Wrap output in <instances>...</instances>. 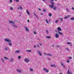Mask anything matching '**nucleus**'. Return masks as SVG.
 <instances>
[{
  "label": "nucleus",
  "instance_id": "aec40b11",
  "mask_svg": "<svg viewBox=\"0 0 74 74\" xmlns=\"http://www.w3.org/2000/svg\"><path fill=\"white\" fill-rule=\"evenodd\" d=\"M71 21H74V17L71 18Z\"/></svg>",
  "mask_w": 74,
  "mask_h": 74
},
{
  "label": "nucleus",
  "instance_id": "58836bf2",
  "mask_svg": "<svg viewBox=\"0 0 74 74\" xmlns=\"http://www.w3.org/2000/svg\"><path fill=\"white\" fill-rule=\"evenodd\" d=\"M4 49L5 51H7V49H8L7 48H5Z\"/></svg>",
  "mask_w": 74,
  "mask_h": 74
},
{
  "label": "nucleus",
  "instance_id": "a18cd8bd",
  "mask_svg": "<svg viewBox=\"0 0 74 74\" xmlns=\"http://www.w3.org/2000/svg\"><path fill=\"white\" fill-rule=\"evenodd\" d=\"M43 70L44 71H46V68H44L43 69Z\"/></svg>",
  "mask_w": 74,
  "mask_h": 74
},
{
  "label": "nucleus",
  "instance_id": "5701e85b",
  "mask_svg": "<svg viewBox=\"0 0 74 74\" xmlns=\"http://www.w3.org/2000/svg\"><path fill=\"white\" fill-rule=\"evenodd\" d=\"M46 38H48V39H49L50 38H51V37L50 36H47L46 37Z\"/></svg>",
  "mask_w": 74,
  "mask_h": 74
},
{
  "label": "nucleus",
  "instance_id": "7c9ffc66",
  "mask_svg": "<svg viewBox=\"0 0 74 74\" xmlns=\"http://www.w3.org/2000/svg\"><path fill=\"white\" fill-rule=\"evenodd\" d=\"M21 59V56H19L18 57V59Z\"/></svg>",
  "mask_w": 74,
  "mask_h": 74
},
{
  "label": "nucleus",
  "instance_id": "39448f33",
  "mask_svg": "<svg viewBox=\"0 0 74 74\" xmlns=\"http://www.w3.org/2000/svg\"><path fill=\"white\" fill-rule=\"evenodd\" d=\"M17 71V72H18V73H21L22 72V71L21 70L19 69H17L16 70Z\"/></svg>",
  "mask_w": 74,
  "mask_h": 74
},
{
  "label": "nucleus",
  "instance_id": "412c9836",
  "mask_svg": "<svg viewBox=\"0 0 74 74\" xmlns=\"http://www.w3.org/2000/svg\"><path fill=\"white\" fill-rule=\"evenodd\" d=\"M57 9V8L56 7H54V8H53V10H55Z\"/></svg>",
  "mask_w": 74,
  "mask_h": 74
},
{
  "label": "nucleus",
  "instance_id": "f8f14e48",
  "mask_svg": "<svg viewBox=\"0 0 74 74\" xmlns=\"http://www.w3.org/2000/svg\"><path fill=\"white\" fill-rule=\"evenodd\" d=\"M26 52H32V51L31 50H27L26 51Z\"/></svg>",
  "mask_w": 74,
  "mask_h": 74
},
{
  "label": "nucleus",
  "instance_id": "4468645a",
  "mask_svg": "<svg viewBox=\"0 0 74 74\" xmlns=\"http://www.w3.org/2000/svg\"><path fill=\"white\" fill-rule=\"evenodd\" d=\"M27 13L28 15H30V13H29V11H28V10H27Z\"/></svg>",
  "mask_w": 74,
  "mask_h": 74
},
{
  "label": "nucleus",
  "instance_id": "c9c22d12",
  "mask_svg": "<svg viewBox=\"0 0 74 74\" xmlns=\"http://www.w3.org/2000/svg\"><path fill=\"white\" fill-rule=\"evenodd\" d=\"M68 59H72V57H70L68 58Z\"/></svg>",
  "mask_w": 74,
  "mask_h": 74
},
{
  "label": "nucleus",
  "instance_id": "2f4dec72",
  "mask_svg": "<svg viewBox=\"0 0 74 74\" xmlns=\"http://www.w3.org/2000/svg\"><path fill=\"white\" fill-rule=\"evenodd\" d=\"M49 16H52V14H51V13H49Z\"/></svg>",
  "mask_w": 74,
  "mask_h": 74
},
{
  "label": "nucleus",
  "instance_id": "ddd939ff",
  "mask_svg": "<svg viewBox=\"0 0 74 74\" xmlns=\"http://www.w3.org/2000/svg\"><path fill=\"white\" fill-rule=\"evenodd\" d=\"M45 21H46V22L47 24H49V22H48V20L47 19H45Z\"/></svg>",
  "mask_w": 74,
  "mask_h": 74
},
{
  "label": "nucleus",
  "instance_id": "423d86ee",
  "mask_svg": "<svg viewBox=\"0 0 74 74\" xmlns=\"http://www.w3.org/2000/svg\"><path fill=\"white\" fill-rule=\"evenodd\" d=\"M55 37L56 38H59V35H58V34L56 33L55 34Z\"/></svg>",
  "mask_w": 74,
  "mask_h": 74
},
{
  "label": "nucleus",
  "instance_id": "0e129e2a",
  "mask_svg": "<svg viewBox=\"0 0 74 74\" xmlns=\"http://www.w3.org/2000/svg\"><path fill=\"white\" fill-rule=\"evenodd\" d=\"M48 60H50V58H48Z\"/></svg>",
  "mask_w": 74,
  "mask_h": 74
},
{
  "label": "nucleus",
  "instance_id": "9b49d317",
  "mask_svg": "<svg viewBox=\"0 0 74 74\" xmlns=\"http://www.w3.org/2000/svg\"><path fill=\"white\" fill-rule=\"evenodd\" d=\"M14 61V59L12 58H11L10 59V62H13Z\"/></svg>",
  "mask_w": 74,
  "mask_h": 74
},
{
  "label": "nucleus",
  "instance_id": "72a5a7b5",
  "mask_svg": "<svg viewBox=\"0 0 74 74\" xmlns=\"http://www.w3.org/2000/svg\"><path fill=\"white\" fill-rule=\"evenodd\" d=\"M45 72L47 73H48L49 72V71H48V70H46L45 71Z\"/></svg>",
  "mask_w": 74,
  "mask_h": 74
},
{
  "label": "nucleus",
  "instance_id": "6e6d98bb",
  "mask_svg": "<svg viewBox=\"0 0 74 74\" xmlns=\"http://www.w3.org/2000/svg\"><path fill=\"white\" fill-rule=\"evenodd\" d=\"M19 8H20L18 7L17 9H18V10H19Z\"/></svg>",
  "mask_w": 74,
  "mask_h": 74
},
{
  "label": "nucleus",
  "instance_id": "603ef678",
  "mask_svg": "<svg viewBox=\"0 0 74 74\" xmlns=\"http://www.w3.org/2000/svg\"><path fill=\"white\" fill-rule=\"evenodd\" d=\"M43 11H44V12H45V11H46V10H45V9H43Z\"/></svg>",
  "mask_w": 74,
  "mask_h": 74
},
{
  "label": "nucleus",
  "instance_id": "338daca9",
  "mask_svg": "<svg viewBox=\"0 0 74 74\" xmlns=\"http://www.w3.org/2000/svg\"><path fill=\"white\" fill-rule=\"evenodd\" d=\"M55 1H57L58 0H54Z\"/></svg>",
  "mask_w": 74,
  "mask_h": 74
},
{
  "label": "nucleus",
  "instance_id": "a211bd4d",
  "mask_svg": "<svg viewBox=\"0 0 74 74\" xmlns=\"http://www.w3.org/2000/svg\"><path fill=\"white\" fill-rule=\"evenodd\" d=\"M50 66H51V67H56V66L55 65H53V64H52V65H50Z\"/></svg>",
  "mask_w": 74,
  "mask_h": 74
},
{
  "label": "nucleus",
  "instance_id": "c03bdc74",
  "mask_svg": "<svg viewBox=\"0 0 74 74\" xmlns=\"http://www.w3.org/2000/svg\"><path fill=\"white\" fill-rule=\"evenodd\" d=\"M46 31L47 33V34H48V33H49L48 31V30H46Z\"/></svg>",
  "mask_w": 74,
  "mask_h": 74
},
{
  "label": "nucleus",
  "instance_id": "49530a36",
  "mask_svg": "<svg viewBox=\"0 0 74 74\" xmlns=\"http://www.w3.org/2000/svg\"><path fill=\"white\" fill-rule=\"evenodd\" d=\"M10 3H12V0H10Z\"/></svg>",
  "mask_w": 74,
  "mask_h": 74
},
{
  "label": "nucleus",
  "instance_id": "f03ea898",
  "mask_svg": "<svg viewBox=\"0 0 74 74\" xmlns=\"http://www.w3.org/2000/svg\"><path fill=\"white\" fill-rule=\"evenodd\" d=\"M24 61L25 63H29V62H30V60H29V59L27 58H26L24 59Z\"/></svg>",
  "mask_w": 74,
  "mask_h": 74
},
{
  "label": "nucleus",
  "instance_id": "8fccbe9b",
  "mask_svg": "<svg viewBox=\"0 0 74 74\" xmlns=\"http://www.w3.org/2000/svg\"><path fill=\"white\" fill-rule=\"evenodd\" d=\"M34 48H36V45H34Z\"/></svg>",
  "mask_w": 74,
  "mask_h": 74
},
{
  "label": "nucleus",
  "instance_id": "bb28decb",
  "mask_svg": "<svg viewBox=\"0 0 74 74\" xmlns=\"http://www.w3.org/2000/svg\"><path fill=\"white\" fill-rule=\"evenodd\" d=\"M8 45H10V46H12V43H9V44H8Z\"/></svg>",
  "mask_w": 74,
  "mask_h": 74
},
{
  "label": "nucleus",
  "instance_id": "bf43d9fd",
  "mask_svg": "<svg viewBox=\"0 0 74 74\" xmlns=\"http://www.w3.org/2000/svg\"><path fill=\"white\" fill-rule=\"evenodd\" d=\"M71 47V46H72V45H69Z\"/></svg>",
  "mask_w": 74,
  "mask_h": 74
},
{
  "label": "nucleus",
  "instance_id": "4c0bfd02",
  "mask_svg": "<svg viewBox=\"0 0 74 74\" xmlns=\"http://www.w3.org/2000/svg\"><path fill=\"white\" fill-rule=\"evenodd\" d=\"M34 16H36V17H37V16L36 15V14H35V13H34Z\"/></svg>",
  "mask_w": 74,
  "mask_h": 74
},
{
  "label": "nucleus",
  "instance_id": "052dcab7",
  "mask_svg": "<svg viewBox=\"0 0 74 74\" xmlns=\"http://www.w3.org/2000/svg\"><path fill=\"white\" fill-rule=\"evenodd\" d=\"M38 19V16H37V17H36Z\"/></svg>",
  "mask_w": 74,
  "mask_h": 74
},
{
  "label": "nucleus",
  "instance_id": "e433bc0d",
  "mask_svg": "<svg viewBox=\"0 0 74 74\" xmlns=\"http://www.w3.org/2000/svg\"><path fill=\"white\" fill-rule=\"evenodd\" d=\"M34 34L35 35L36 34H37V33H36V32H35V31H34Z\"/></svg>",
  "mask_w": 74,
  "mask_h": 74
},
{
  "label": "nucleus",
  "instance_id": "4be33fe9",
  "mask_svg": "<svg viewBox=\"0 0 74 74\" xmlns=\"http://www.w3.org/2000/svg\"><path fill=\"white\" fill-rule=\"evenodd\" d=\"M69 16L64 17V19H67V18H69Z\"/></svg>",
  "mask_w": 74,
  "mask_h": 74
},
{
  "label": "nucleus",
  "instance_id": "c85d7f7f",
  "mask_svg": "<svg viewBox=\"0 0 74 74\" xmlns=\"http://www.w3.org/2000/svg\"><path fill=\"white\" fill-rule=\"evenodd\" d=\"M67 44H68V45H70V44H71V43L70 42H67Z\"/></svg>",
  "mask_w": 74,
  "mask_h": 74
},
{
  "label": "nucleus",
  "instance_id": "a878e982",
  "mask_svg": "<svg viewBox=\"0 0 74 74\" xmlns=\"http://www.w3.org/2000/svg\"><path fill=\"white\" fill-rule=\"evenodd\" d=\"M30 71H33V69L32 68H30Z\"/></svg>",
  "mask_w": 74,
  "mask_h": 74
},
{
  "label": "nucleus",
  "instance_id": "f3484780",
  "mask_svg": "<svg viewBox=\"0 0 74 74\" xmlns=\"http://www.w3.org/2000/svg\"><path fill=\"white\" fill-rule=\"evenodd\" d=\"M47 56H52V55L50 54L47 53Z\"/></svg>",
  "mask_w": 74,
  "mask_h": 74
},
{
  "label": "nucleus",
  "instance_id": "79ce46f5",
  "mask_svg": "<svg viewBox=\"0 0 74 74\" xmlns=\"http://www.w3.org/2000/svg\"><path fill=\"white\" fill-rule=\"evenodd\" d=\"M51 3L52 4H55V3L52 2H51Z\"/></svg>",
  "mask_w": 74,
  "mask_h": 74
},
{
  "label": "nucleus",
  "instance_id": "cd10ccee",
  "mask_svg": "<svg viewBox=\"0 0 74 74\" xmlns=\"http://www.w3.org/2000/svg\"><path fill=\"white\" fill-rule=\"evenodd\" d=\"M58 33H59V34H60V35H62V33H61L59 31L58 32Z\"/></svg>",
  "mask_w": 74,
  "mask_h": 74
},
{
  "label": "nucleus",
  "instance_id": "6e6552de",
  "mask_svg": "<svg viewBox=\"0 0 74 74\" xmlns=\"http://www.w3.org/2000/svg\"><path fill=\"white\" fill-rule=\"evenodd\" d=\"M19 52H20V51L19 50H16L15 51V53H19Z\"/></svg>",
  "mask_w": 74,
  "mask_h": 74
},
{
  "label": "nucleus",
  "instance_id": "774afa93",
  "mask_svg": "<svg viewBox=\"0 0 74 74\" xmlns=\"http://www.w3.org/2000/svg\"><path fill=\"white\" fill-rule=\"evenodd\" d=\"M53 47H54V45H53Z\"/></svg>",
  "mask_w": 74,
  "mask_h": 74
},
{
  "label": "nucleus",
  "instance_id": "6ab92c4d",
  "mask_svg": "<svg viewBox=\"0 0 74 74\" xmlns=\"http://www.w3.org/2000/svg\"><path fill=\"white\" fill-rule=\"evenodd\" d=\"M4 58L6 60H9V59H8V58H7V57H4Z\"/></svg>",
  "mask_w": 74,
  "mask_h": 74
},
{
  "label": "nucleus",
  "instance_id": "0eeeda50",
  "mask_svg": "<svg viewBox=\"0 0 74 74\" xmlns=\"http://www.w3.org/2000/svg\"><path fill=\"white\" fill-rule=\"evenodd\" d=\"M25 29L26 31H27V32H29V29H28V28H27V27H25Z\"/></svg>",
  "mask_w": 74,
  "mask_h": 74
},
{
  "label": "nucleus",
  "instance_id": "c756f323",
  "mask_svg": "<svg viewBox=\"0 0 74 74\" xmlns=\"http://www.w3.org/2000/svg\"><path fill=\"white\" fill-rule=\"evenodd\" d=\"M59 19H60V21L61 22H63V19H62L61 18H59Z\"/></svg>",
  "mask_w": 74,
  "mask_h": 74
},
{
  "label": "nucleus",
  "instance_id": "dca6fc26",
  "mask_svg": "<svg viewBox=\"0 0 74 74\" xmlns=\"http://www.w3.org/2000/svg\"><path fill=\"white\" fill-rule=\"evenodd\" d=\"M1 60H2V62H3V63H5V62L4 61V59L2 58H1Z\"/></svg>",
  "mask_w": 74,
  "mask_h": 74
},
{
  "label": "nucleus",
  "instance_id": "864d4df0",
  "mask_svg": "<svg viewBox=\"0 0 74 74\" xmlns=\"http://www.w3.org/2000/svg\"><path fill=\"white\" fill-rule=\"evenodd\" d=\"M38 10H39V11H41V9H40V8H39L38 9Z\"/></svg>",
  "mask_w": 74,
  "mask_h": 74
},
{
  "label": "nucleus",
  "instance_id": "69168bd1",
  "mask_svg": "<svg viewBox=\"0 0 74 74\" xmlns=\"http://www.w3.org/2000/svg\"><path fill=\"white\" fill-rule=\"evenodd\" d=\"M43 1H45V0H43Z\"/></svg>",
  "mask_w": 74,
  "mask_h": 74
},
{
  "label": "nucleus",
  "instance_id": "ea45409f",
  "mask_svg": "<svg viewBox=\"0 0 74 74\" xmlns=\"http://www.w3.org/2000/svg\"><path fill=\"white\" fill-rule=\"evenodd\" d=\"M58 20H56V21L55 22V23H58Z\"/></svg>",
  "mask_w": 74,
  "mask_h": 74
},
{
  "label": "nucleus",
  "instance_id": "1a4fd4ad",
  "mask_svg": "<svg viewBox=\"0 0 74 74\" xmlns=\"http://www.w3.org/2000/svg\"><path fill=\"white\" fill-rule=\"evenodd\" d=\"M12 25L14 26V27H15V28H18V26H17V25Z\"/></svg>",
  "mask_w": 74,
  "mask_h": 74
},
{
  "label": "nucleus",
  "instance_id": "473e14b6",
  "mask_svg": "<svg viewBox=\"0 0 74 74\" xmlns=\"http://www.w3.org/2000/svg\"><path fill=\"white\" fill-rule=\"evenodd\" d=\"M66 10L68 11V12H70V10L68 8H66Z\"/></svg>",
  "mask_w": 74,
  "mask_h": 74
},
{
  "label": "nucleus",
  "instance_id": "4d7b16f0",
  "mask_svg": "<svg viewBox=\"0 0 74 74\" xmlns=\"http://www.w3.org/2000/svg\"><path fill=\"white\" fill-rule=\"evenodd\" d=\"M51 1H53V0H50Z\"/></svg>",
  "mask_w": 74,
  "mask_h": 74
},
{
  "label": "nucleus",
  "instance_id": "f257e3e1",
  "mask_svg": "<svg viewBox=\"0 0 74 74\" xmlns=\"http://www.w3.org/2000/svg\"><path fill=\"white\" fill-rule=\"evenodd\" d=\"M4 41H6L7 42H11V40L8 39V38H5L4 40Z\"/></svg>",
  "mask_w": 74,
  "mask_h": 74
},
{
  "label": "nucleus",
  "instance_id": "7ed1b4c3",
  "mask_svg": "<svg viewBox=\"0 0 74 74\" xmlns=\"http://www.w3.org/2000/svg\"><path fill=\"white\" fill-rule=\"evenodd\" d=\"M37 52L38 53L39 55H40V56H42V53L41 52V51H40V50H37Z\"/></svg>",
  "mask_w": 74,
  "mask_h": 74
},
{
  "label": "nucleus",
  "instance_id": "393cba45",
  "mask_svg": "<svg viewBox=\"0 0 74 74\" xmlns=\"http://www.w3.org/2000/svg\"><path fill=\"white\" fill-rule=\"evenodd\" d=\"M20 9L21 10H23V8H22L21 6H20Z\"/></svg>",
  "mask_w": 74,
  "mask_h": 74
},
{
  "label": "nucleus",
  "instance_id": "b1692460",
  "mask_svg": "<svg viewBox=\"0 0 74 74\" xmlns=\"http://www.w3.org/2000/svg\"><path fill=\"white\" fill-rule=\"evenodd\" d=\"M61 66H63L64 67V68H65L66 67H65V66H64V65H63V64L62 63L61 64Z\"/></svg>",
  "mask_w": 74,
  "mask_h": 74
},
{
  "label": "nucleus",
  "instance_id": "680f3d73",
  "mask_svg": "<svg viewBox=\"0 0 74 74\" xmlns=\"http://www.w3.org/2000/svg\"><path fill=\"white\" fill-rule=\"evenodd\" d=\"M67 51H69V49H67Z\"/></svg>",
  "mask_w": 74,
  "mask_h": 74
},
{
  "label": "nucleus",
  "instance_id": "09e8293b",
  "mask_svg": "<svg viewBox=\"0 0 74 74\" xmlns=\"http://www.w3.org/2000/svg\"><path fill=\"white\" fill-rule=\"evenodd\" d=\"M66 62L67 63H69V62H70V61L67 60L66 61Z\"/></svg>",
  "mask_w": 74,
  "mask_h": 74
},
{
  "label": "nucleus",
  "instance_id": "3c124183",
  "mask_svg": "<svg viewBox=\"0 0 74 74\" xmlns=\"http://www.w3.org/2000/svg\"><path fill=\"white\" fill-rule=\"evenodd\" d=\"M27 22H28V23H29V22H30V21H29V20H28L27 21Z\"/></svg>",
  "mask_w": 74,
  "mask_h": 74
},
{
  "label": "nucleus",
  "instance_id": "de8ad7c7",
  "mask_svg": "<svg viewBox=\"0 0 74 74\" xmlns=\"http://www.w3.org/2000/svg\"><path fill=\"white\" fill-rule=\"evenodd\" d=\"M60 46L59 45H57V47H58V48H59L60 47Z\"/></svg>",
  "mask_w": 74,
  "mask_h": 74
},
{
  "label": "nucleus",
  "instance_id": "f704fd0d",
  "mask_svg": "<svg viewBox=\"0 0 74 74\" xmlns=\"http://www.w3.org/2000/svg\"><path fill=\"white\" fill-rule=\"evenodd\" d=\"M43 54H44V55H47H47L48 54L47 53H45V52H44L43 53Z\"/></svg>",
  "mask_w": 74,
  "mask_h": 74
},
{
  "label": "nucleus",
  "instance_id": "5fc2aeb1",
  "mask_svg": "<svg viewBox=\"0 0 74 74\" xmlns=\"http://www.w3.org/2000/svg\"><path fill=\"white\" fill-rule=\"evenodd\" d=\"M39 45H40L41 46H42V45H41V44L40 43H39Z\"/></svg>",
  "mask_w": 74,
  "mask_h": 74
},
{
  "label": "nucleus",
  "instance_id": "9d476101",
  "mask_svg": "<svg viewBox=\"0 0 74 74\" xmlns=\"http://www.w3.org/2000/svg\"><path fill=\"white\" fill-rule=\"evenodd\" d=\"M58 30L59 32V31H61V30H62L61 28H60V27H58Z\"/></svg>",
  "mask_w": 74,
  "mask_h": 74
},
{
  "label": "nucleus",
  "instance_id": "20e7f679",
  "mask_svg": "<svg viewBox=\"0 0 74 74\" xmlns=\"http://www.w3.org/2000/svg\"><path fill=\"white\" fill-rule=\"evenodd\" d=\"M9 23H11V24H15V22L13 21H9Z\"/></svg>",
  "mask_w": 74,
  "mask_h": 74
},
{
  "label": "nucleus",
  "instance_id": "2eb2a0df",
  "mask_svg": "<svg viewBox=\"0 0 74 74\" xmlns=\"http://www.w3.org/2000/svg\"><path fill=\"white\" fill-rule=\"evenodd\" d=\"M49 7H50V8H53V7H54V5H50Z\"/></svg>",
  "mask_w": 74,
  "mask_h": 74
},
{
  "label": "nucleus",
  "instance_id": "a19ab883",
  "mask_svg": "<svg viewBox=\"0 0 74 74\" xmlns=\"http://www.w3.org/2000/svg\"><path fill=\"white\" fill-rule=\"evenodd\" d=\"M14 1H16V2H19V0H14Z\"/></svg>",
  "mask_w": 74,
  "mask_h": 74
},
{
  "label": "nucleus",
  "instance_id": "13d9d810",
  "mask_svg": "<svg viewBox=\"0 0 74 74\" xmlns=\"http://www.w3.org/2000/svg\"><path fill=\"white\" fill-rule=\"evenodd\" d=\"M37 47H39V45H37Z\"/></svg>",
  "mask_w": 74,
  "mask_h": 74
},
{
  "label": "nucleus",
  "instance_id": "37998d69",
  "mask_svg": "<svg viewBox=\"0 0 74 74\" xmlns=\"http://www.w3.org/2000/svg\"><path fill=\"white\" fill-rule=\"evenodd\" d=\"M10 9L11 10H13V8L11 7L10 8Z\"/></svg>",
  "mask_w": 74,
  "mask_h": 74
},
{
  "label": "nucleus",
  "instance_id": "e2e57ef3",
  "mask_svg": "<svg viewBox=\"0 0 74 74\" xmlns=\"http://www.w3.org/2000/svg\"><path fill=\"white\" fill-rule=\"evenodd\" d=\"M41 15H43V14H42V13H41Z\"/></svg>",
  "mask_w": 74,
  "mask_h": 74
}]
</instances>
